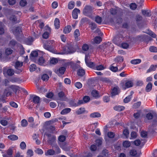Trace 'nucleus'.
Instances as JSON below:
<instances>
[{"label": "nucleus", "instance_id": "f257e3e1", "mask_svg": "<svg viewBox=\"0 0 157 157\" xmlns=\"http://www.w3.org/2000/svg\"><path fill=\"white\" fill-rule=\"evenodd\" d=\"M93 10L92 7L90 6H86L83 10V12L85 15L89 16Z\"/></svg>", "mask_w": 157, "mask_h": 157}, {"label": "nucleus", "instance_id": "f03ea898", "mask_svg": "<svg viewBox=\"0 0 157 157\" xmlns=\"http://www.w3.org/2000/svg\"><path fill=\"white\" fill-rule=\"evenodd\" d=\"M44 49L48 51H49L55 54H62V53H58L56 50L53 48L51 46L47 44H44Z\"/></svg>", "mask_w": 157, "mask_h": 157}, {"label": "nucleus", "instance_id": "7ed1b4c3", "mask_svg": "<svg viewBox=\"0 0 157 157\" xmlns=\"http://www.w3.org/2000/svg\"><path fill=\"white\" fill-rule=\"evenodd\" d=\"M23 65V63L20 62L19 61H17L15 64V67L17 69L16 72L17 73H19L22 72V69L20 68Z\"/></svg>", "mask_w": 157, "mask_h": 157}, {"label": "nucleus", "instance_id": "20e7f679", "mask_svg": "<svg viewBox=\"0 0 157 157\" xmlns=\"http://www.w3.org/2000/svg\"><path fill=\"white\" fill-rule=\"evenodd\" d=\"M133 85V82L131 81H127L124 84H122V88L123 90L132 87Z\"/></svg>", "mask_w": 157, "mask_h": 157}, {"label": "nucleus", "instance_id": "39448f33", "mask_svg": "<svg viewBox=\"0 0 157 157\" xmlns=\"http://www.w3.org/2000/svg\"><path fill=\"white\" fill-rule=\"evenodd\" d=\"M123 39V36L121 34H119L115 36L113 40V42L116 44L119 43Z\"/></svg>", "mask_w": 157, "mask_h": 157}, {"label": "nucleus", "instance_id": "423d86ee", "mask_svg": "<svg viewBox=\"0 0 157 157\" xmlns=\"http://www.w3.org/2000/svg\"><path fill=\"white\" fill-rule=\"evenodd\" d=\"M66 70V68L64 67H62L59 69H56L55 72L58 75L60 76L63 74Z\"/></svg>", "mask_w": 157, "mask_h": 157}, {"label": "nucleus", "instance_id": "0eeeda50", "mask_svg": "<svg viewBox=\"0 0 157 157\" xmlns=\"http://www.w3.org/2000/svg\"><path fill=\"white\" fill-rule=\"evenodd\" d=\"M45 29L47 31L44 33L42 35L44 39H47L50 33L51 32V29L48 26L45 27Z\"/></svg>", "mask_w": 157, "mask_h": 157}, {"label": "nucleus", "instance_id": "6e6552de", "mask_svg": "<svg viewBox=\"0 0 157 157\" xmlns=\"http://www.w3.org/2000/svg\"><path fill=\"white\" fill-rule=\"evenodd\" d=\"M30 99H32V101L35 104H38L40 101V98L38 96L34 95H30Z\"/></svg>", "mask_w": 157, "mask_h": 157}, {"label": "nucleus", "instance_id": "1a4fd4ad", "mask_svg": "<svg viewBox=\"0 0 157 157\" xmlns=\"http://www.w3.org/2000/svg\"><path fill=\"white\" fill-rule=\"evenodd\" d=\"M75 51V50L74 48L70 45L67 46L65 48V53L67 54L74 53Z\"/></svg>", "mask_w": 157, "mask_h": 157}, {"label": "nucleus", "instance_id": "9d476101", "mask_svg": "<svg viewBox=\"0 0 157 157\" xmlns=\"http://www.w3.org/2000/svg\"><path fill=\"white\" fill-rule=\"evenodd\" d=\"M13 153V148H10L6 151L7 154H3L2 156L3 157H13L12 156Z\"/></svg>", "mask_w": 157, "mask_h": 157}, {"label": "nucleus", "instance_id": "9b49d317", "mask_svg": "<svg viewBox=\"0 0 157 157\" xmlns=\"http://www.w3.org/2000/svg\"><path fill=\"white\" fill-rule=\"evenodd\" d=\"M12 30L13 34L16 35H18L22 32L21 28L19 27H14L13 28Z\"/></svg>", "mask_w": 157, "mask_h": 157}, {"label": "nucleus", "instance_id": "f8f14e48", "mask_svg": "<svg viewBox=\"0 0 157 157\" xmlns=\"http://www.w3.org/2000/svg\"><path fill=\"white\" fill-rule=\"evenodd\" d=\"M80 11L79 9L76 8L72 12V17L74 19H76L78 18V13H80Z\"/></svg>", "mask_w": 157, "mask_h": 157}, {"label": "nucleus", "instance_id": "ddd939ff", "mask_svg": "<svg viewBox=\"0 0 157 157\" xmlns=\"http://www.w3.org/2000/svg\"><path fill=\"white\" fill-rule=\"evenodd\" d=\"M48 143L51 144H52L55 141L56 137L54 135H51L50 134L48 135Z\"/></svg>", "mask_w": 157, "mask_h": 157}, {"label": "nucleus", "instance_id": "4468645a", "mask_svg": "<svg viewBox=\"0 0 157 157\" xmlns=\"http://www.w3.org/2000/svg\"><path fill=\"white\" fill-rule=\"evenodd\" d=\"M130 155L132 157H139V156L136 150L133 149L129 151Z\"/></svg>", "mask_w": 157, "mask_h": 157}, {"label": "nucleus", "instance_id": "2eb2a0df", "mask_svg": "<svg viewBox=\"0 0 157 157\" xmlns=\"http://www.w3.org/2000/svg\"><path fill=\"white\" fill-rule=\"evenodd\" d=\"M37 63L39 65L41 66H45L47 65L45 61L42 57L39 58Z\"/></svg>", "mask_w": 157, "mask_h": 157}, {"label": "nucleus", "instance_id": "dca6fc26", "mask_svg": "<svg viewBox=\"0 0 157 157\" xmlns=\"http://www.w3.org/2000/svg\"><path fill=\"white\" fill-rule=\"evenodd\" d=\"M58 96L59 99L65 101L67 99L64 93L62 91L59 93Z\"/></svg>", "mask_w": 157, "mask_h": 157}, {"label": "nucleus", "instance_id": "f3484780", "mask_svg": "<svg viewBox=\"0 0 157 157\" xmlns=\"http://www.w3.org/2000/svg\"><path fill=\"white\" fill-rule=\"evenodd\" d=\"M80 35V33L78 29H76L74 32V36L75 38L76 41H78L80 40V38L78 37Z\"/></svg>", "mask_w": 157, "mask_h": 157}, {"label": "nucleus", "instance_id": "a211bd4d", "mask_svg": "<svg viewBox=\"0 0 157 157\" xmlns=\"http://www.w3.org/2000/svg\"><path fill=\"white\" fill-rule=\"evenodd\" d=\"M119 88L118 87L116 86L114 87L112 90L111 92L112 96H115L118 94Z\"/></svg>", "mask_w": 157, "mask_h": 157}, {"label": "nucleus", "instance_id": "6ab92c4d", "mask_svg": "<svg viewBox=\"0 0 157 157\" xmlns=\"http://www.w3.org/2000/svg\"><path fill=\"white\" fill-rule=\"evenodd\" d=\"M71 30V26L67 25L63 29V32L65 34L69 33Z\"/></svg>", "mask_w": 157, "mask_h": 157}, {"label": "nucleus", "instance_id": "aec40b11", "mask_svg": "<svg viewBox=\"0 0 157 157\" xmlns=\"http://www.w3.org/2000/svg\"><path fill=\"white\" fill-rule=\"evenodd\" d=\"M142 14L145 16L149 17L151 15V13L150 11L143 10H142Z\"/></svg>", "mask_w": 157, "mask_h": 157}, {"label": "nucleus", "instance_id": "412c9836", "mask_svg": "<svg viewBox=\"0 0 157 157\" xmlns=\"http://www.w3.org/2000/svg\"><path fill=\"white\" fill-rule=\"evenodd\" d=\"M157 67V65H151L149 69L147 70V73L155 71Z\"/></svg>", "mask_w": 157, "mask_h": 157}, {"label": "nucleus", "instance_id": "4be33fe9", "mask_svg": "<svg viewBox=\"0 0 157 157\" xmlns=\"http://www.w3.org/2000/svg\"><path fill=\"white\" fill-rule=\"evenodd\" d=\"M38 56V53L37 51H33L31 52L30 54V58L31 59H33L34 58Z\"/></svg>", "mask_w": 157, "mask_h": 157}, {"label": "nucleus", "instance_id": "5701e85b", "mask_svg": "<svg viewBox=\"0 0 157 157\" xmlns=\"http://www.w3.org/2000/svg\"><path fill=\"white\" fill-rule=\"evenodd\" d=\"M113 109L116 111H121L124 109V107L122 106L118 105L114 107Z\"/></svg>", "mask_w": 157, "mask_h": 157}, {"label": "nucleus", "instance_id": "b1692460", "mask_svg": "<svg viewBox=\"0 0 157 157\" xmlns=\"http://www.w3.org/2000/svg\"><path fill=\"white\" fill-rule=\"evenodd\" d=\"M52 147L53 149L55 150L54 151H55V154L56 153V154H58L60 153V150L57 145H54Z\"/></svg>", "mask_w": 157, "mask_h": 157}, {"label": "nucleus", "instance_id": "393cba45", "mask_svg": "<svg viewBox=\"0 0 157 157\" xmlns=\"http://www.w3.org/2000/svg\"><path fill=\"white\" fill-rule=\"evenodd\" d=\"M101 116V114L98 112L93 113L90 115V117L92 118L99 117Z\"/></svg>", "mask_w": 157, "mask_h": 157}, {"label": "nucleus", "instance_id": "a878e982", "mask_svg": "<svg viewBox=\"0 0 157 157\" xmlns=\"http://www.w3.org/2000/svg\"><path fill=\"white\" fill-rule=\"evenodd\" d=\"M54 25L55 28L58 29L59 27L60 21L59 19L56 18L54 21Z\"/></svg>", "mask_w": 157, "mask_h": 157}, {"label": "nucleus", "instance_id": "bb28decb", "mask_svg": "<svg viewBox=\"0 0 157 157\" xmlns=\"http://www.w3.org/2000/svg\"><path fill=\"white\" fill-rule=\"evenodd\" d=\"M152 86V83L151 82H149L147 84L146 87V90L147 92H149L151 90Z\"/></svg>", "mask_w": 157, "mask_h": 157}, {"label": "nucleus", "instance_id": "cd10ccee", "mask_svg": "<svg viewBox=\"0 0 157 157\" xmlns=\"http://www.w3.org/2000/svg\"><path fill=\"white\" fill-rule=\"evenodd\" d=\"M45 154L46 155H53L55 154V151L52 149H49L45 152Z\"/></svg>", "mask_w": 157, "mask_h": 157}, {"label": "nucleus", "instance_id": "c85d7f7f", "mask_svg": "<svg viewBox=\"0 0 157 157\" xmlns=\"http://www.w3.org/2000/svg\"><path fill=\"white\" fill-rule=\"evenodd\" d=\"M77 73L78 75L80 76H82L85 74V71L83 69L80 68L78 70Z\"/></svg>", "mask_w": 157, "mask_h": 157}, {"label": "nucleus", "instance_id": "c756f323", "mask_svg": "<svg viewBox=\"0 0 157 157\" xmlns=\"http://www.w3.org/2000/svg\"><path fill=\"white\" fill-rule=\"evenodd\" d=\"M141 61V60L140 59H134L131 61V63L133 64H137L140 63Z\"/></svg>", "mask_w": 157, "mask_h": 157}, {"label": "nucleus", "instance_id": "7c9ffc66", "mask_svg": "<svg viewBox=\"0 0 157 157\" xmlns=\"http://www.w3.org/2000/svg\"><path fill=\"white\" fill-rule=\"evenodd\" d=\"M33 41L34 39L31 37H29L25 40L26 43L29 45L31 44Z\"/></svg>", "mask_w": 157, "mask_h": 157}, {"label": "nucleus", "instance_id": "2f4dec72", "mask_svg": "<svg viewBox=\"0 0 157 157\" xmlns=\"http://www.w3.org/2000/svg\"><path fill=\"white\" fill-rule=\"evenodd\" d=\"M85 103L84 101L83 100H79L76 103H73L72 105L73 106H77L83 104Z\"/></svg>", "mask_w": 157, "mask_h": 157}, {"label": "nucleus", "instance_id": "473e14b6", "mask_svg": "<svg viewBox=\"0 0 157 157\" xmlns=\"http://www.w3.org/2000/svg\"><path fill=\"white\" fill-rule=\"evenodd\" d=\"M101 40L100 37L96 36L94 38V43L99 44L101 41Z\"/></svg>", "mask_w": 157, "mask_h": 157}, {"label": "nucleus", "instance_id": "72a5a7b5", "mask_svg": "<svg viewBox=\"0 0 157 157\" xmlns=\"http://www.w3.org/2000/svg\"><path fill=\"white\" fill-rule=\"evenodd\" d=\"M85 109L84 108H81L76 111L77 114L79 115L84 113Z\"/></svg>", "mask_w": 157, "mask_h": 157}, {"label": "nucleus", "instance_id": "f704fd0d", "mask_svg": "<svg viewBox=\"0 0 157 157\" xmlns=\"http://www.w3.org/2000/svg\"><path fill=\"white\" fill-rule=\"evenodd\" d=\"M71 110V109L69 108L65 109H63L61 112V114L62 115H64L69 113Z\"/></svg>", "mask_w": 157, "mask_h": 157}, {"label": "nucleus", "instance_id": "c9c22d12", "mask_svg": "<svg viewBox=\"0 0 157 157\" xmlns=\"http://www.w3.org/2000/svg\"><path fill=\"white\" fill-rule=\"evenodd\" d=\"M105 67L102 65H99L95 66L94 67V69L95 70H102L105 69Z\"/></svg>", "mask_w": 157, "mask_h": 157}, {"label": "nucleus", "instance_id": "e433bc0d", "mask_svg": "<svg viewBox=\"0 0 157 157\" xmlns=\"http://www.w3.org/2000/svg\"><path fill=\"white\" fill-rule=\"evenodd\" d=\"M114 64L113 63L111 65L109 69L111 71L114 72H116L118 70V69L117 67H115L113 66Z\"/></svg>", "mask_w": 157, "mask_h": 157}, {"label": "nucleus", "instance_id": "4c0bfd02", "mask_svg": "<svg viewBox=\"0 0 157 157\" xmlns=\"http://www.w3.org/2000/svg\"><path fill=\"white\" fill-rule=\"evenodd\" d=\"M8 138L11 140H15L18 139V137L17 136L11 135L8 136Z\"/></svg>", "mask_w": 157, "mask_h": 157}, {"label": "nucleus", "instance_id": "58836bf2", "mask_svg": "<svg viewBox=\"0 0 157 157\" xmlns=\"http://www.w3.org/2000/svg\"><path fill=\"white\" fill-rule=\"evenodd\" d=\"M123 145L125 147H128L130 146L131 143L128 141L125 140L123 142Z\"/></svg>", "mask_w": 157, "mask_h": 157}, {"label": "nucleus", "instance_id": "ea45409f", "mask_svg": "<svg viewBox=\"0 0 157 157\" xmlns=\"http://www.w3.org/2000/svg\"><path fill=\"white\" fill-rule=\"evenodd\" d=\"M92 95L95 98H97L99 97V94L98 92L96 90H93L91 92Z\"/></svg>", "mask_w": 157, "mask_h": 157}, {"label": "nucleus", "instance_id": "a19ab883", "mask_svg": "<svg viewBox=\"0 0 157 157\" xmlns=\"http://www.w3.org/2000/svg\"><path fill=\"white\" fill-rule=\"evenodd\" d=\"M58 62L57 59L54 58H52L50 60V63L51 64H55Z\"/></svg>", "mask_w": 157, "mask_h": 157}, {"label": "nucleus", "instance_id": "79ce46f5", "mask_svg": "<svg viewBox=\"0 0 157 157\" xmlns=\"http://www.w3.org/2000/svg\"><path fill=\"white\" fill-rule=\"evenodd\" d=\"M102 18L101 17L97 16L95 18V21L98 24H101L102 22Z\"/></svg>", "mask_w": 157, "mask_h": 157}, {"label": "nucleus", "instance_id": "37998d69", "mask_svg": "<svg viewBox=\"0 0 157 157\" xmlns=\"http://www.w3.org/2000/svg\"><path fill=\"white\" fill-rule=\"evenodd\" d=\"M11 94V92L9 91V89L7 88L4 91V96H8L10 95Z\"/></svg>", "mask_w": 157, "mask_h": 157}, {"label": "nucleus", "instance_id": "c03bdc74", "mask_svg": "<svg viewBox=\"0 0 157 157\" xmlns=\"http://www.w3.org/2000/svg\"><path fill=\"white\" fill-rule=\"evenodd\" d=\"M86 65L90 68H93L94 69V67H95V64L92 62H90L89 61L87 62V63H86Z\"/></svg>", "mask_w": 157, "mask_h": 157}, {"label": "nucleus", "instance_id": "a18cd8bd", "mask_svg": "<svg viewBox=\"0 0 157 157\" xmlns=\"http://www.w3.org/2000/svg\"><path fill=\"white\" fill-rule=\"evenodd\" d=\"M28 122L25 119H23L21 121V125L23 127H25L28 125Z\"/></svg>", "mask_w": 157, "mask_h": 157}, {"label": "nucleus", "instance_id": "49530a36", "mask_svg": "<svg viewBox=\"0 0 157 157\" xmlns=\"http://www.w3.org/2000/svg\"><path fill=\"white\" fill-rule=\"evenodd\" d=\"M13 50L9 48H7L5 50L6 54L7 55L11 54L13 52Z\"/></svg>", "mask_w": 157, "mask_h": 157}, {"label": "nucleus", "instance_id": "de8ad7c7", "mask_svg": "<svg viewBox=\"0 0 157 157\" xmlns=\"http://www.w3.org/2000/svg\"><path fill=\"white\" fill-rule=\"evenodd\" d=\"M123 59L122 56H118L114 60L116 62H121L123 61Z\"/></svg>", "mask_w": 157, "mask_h": 157}, {"label": "nucleus", "instance_id": "09e8293b", "mask_svg": "<svg viewBox=\"0 0 157 157\" xmlns=\"http://www.w3.org/2000/svg\"><path fill=\"white\" fill-rule=\"evenodd\" d=\"M36 66L35 64H32L30 65L29 67L30 71L33 72L36 69Z\"/></svg>", "mask_w": 157, "mask_h": 157}, {"label": "nucleus", "instance_id": "8fccbe9b", "mask_svg": "<svg viewBox=\"0 0 157 157\" xmlns=\"http://www.w3.org/2000/svg\"><path fill=\"white\" fill-rule=\"evenodd\" d=\"M7 73L9 76H12L14 74V71L13 69H10L7 71Z\"/></svg>", "mask_w": 157, "mask_h": 157}, {"label": "nucleus", "instance_id": "3c124183", "mask_svg": "<svg viewBox=\"0 0 157 157\" xmlns=\"http://www.w3.org/2000/svg\"><path fill=\"white\" fill-rule=\"evenodd\" d=\"M149 51L153 52H157V48L156 47L152 46L150 47Z\"/></svg>", "mask_w": 157, "mask_h": 157}, {"label": "nucleus", "instance_id": "603ef678", "mask_svg": "<svg viewBox=\"0 0 157 157\" xmlns=\"http://www.w3.org/2000/svg\"><path fill=\"white\" fill-rule=\"evenodd\" d=\"M26 154L27 156L31 157L33 155V152L31 149H29L26 152Z\"/></svg>", "mask_w": 157, "mask_h": 157}, {"label": "nucleus", "instance_id": "864d4df0", "mask_svg": "<svg viewBox=\"0 0 157 157\" xmlns=\"http://www.w3.org/2000/svg\"><path fill=\"white\" fill-rule=\"evenodd\" d=\"M48 78L49 76L46 74H44L42 76L41 79L44 81H46L48 79Z\"/></svg>", "mask_w": 157, "mask_h": 157}, {"label": "nucleus", "instance_id": "5fc2aeb1", "mask_svg": "<svg viewBox=\"0 0 157 157\" xmlns=\"http://www.w3.org/2000/svg\"><path fill=\"white\" fill-rule=\"evenodd\" d=\"M20 147L22 150H24L26 148V144L24 142H22L20 144Z\"/></svg>", "mask_w": 157, "mask_h": 157}, {"label": "nucleus", "instance_id": "6e6d98bb", "mask_svg": "<svg viewBox=\"0 0 157 157\" xmlns=\"http://www.w3.org/2000/svg\"><path fill=\"white\" fill-rule=\"evenodd\" d=\"M74 7V3L73 2H70L68 5V8L69 9H72Z\"/></svg>", "mask_w": 157, "mask_h": 157}, {"label": "nucleus", "instance_id": "4d7b16f0", "mask_svg": "<svg viewBox=\"0 0 157 157\" xmlns=\"http://www.w3.org/2000/svg\"><path fill=\"white\" fill-rule=\"evenodd\" d=\"M153 117V114L150 113H148L146 115V118L148 120L151 119Z\"/></svg>", "mask_w": 157, "mask_h": 157}, {"label": "nucleus", "instance_id": "13d9d810", "mask_svg": "<svg viewBox=\"0 0 157 157\" xmlns=\"http://www.w3.org/2000/svg\"><path fill=\"white\" fill-rule=\"evenodd\" d=\"M107 135L110 138H113L115 136L114 133L113 132H108Z\"/></svg>", "mask_w": 157, "mask_h": 157}, {"label": "nucleus", "instance_id": "bf43d9fd", "mask_svg": "<svg viewBox=\"0 0 157 157\" xmlns=\"http://www.w3.org/2000/svg\"><path fill=\"white\" fill-rule=\"evenodd\" d=\"M40 34V33H38L37 31H35V32H33V35L35 39L38 38Z\"/></svg>", "mask_w": 157, "mask_h": 157}, {"label": "nucleus", "instance_id": "052dcab7", "mask_svg": "<svg viewBox=\"0 0 157 157\" xmlns=\"http://www.w3.org/2000/svg\"><path fill=\"white\" fill-rule=\"evenodd\" d=\"M131 97V95H129L126 97L124 100V101L125 103L128 102L130 100Z\"/></svg>", "mask_w": 157, "mask_h": 157}, {"label": "nucleus", "instance_id": "680f3d73", "mask_svg": "<svg viewBox=\"0 0 157 157\" xmlns=\"http://www.w3.org/2000/svg\"><path fill=\"white\" fill-rule=\"evenodd\" d=\"M75 86L78 89H80L82 87V85L79 82H76L75 84Z\"/></svg>", "mask_w": 157, "mask_h": 157}, {"label": "nucleus", "instance_id": "e2e57ef3", "mask_svg": "<svg viewBox=\"0 0 157 157\" xmlns=\"http://www.w3.org/2000/svg\"><path fill=\"white\" fill-rule=\"evenodd\" d=\"M100 80L103 82H110L109 80L107 78H101L100 79Z\"/></svg>", "mask_w": 157, "mask_h": 157}, {"label": "nucleus", "instance_id": "0e129e2a", "mask_svg": "<svg viewBox=\"0 0 157 157\" xmlns=\"http://www.w3.org/2000/svg\"><path fill=\"white\" fill-rule=\"evenodd\" d=\"M83 99L85 103L88 102L90 100V97L88 96H85Z\"/></svg>", "mask_w": 157, "mask_h": 157}, {"label": "nucleus", "instance_id": "69168bd1", "mask_svg": "<svg viewBox=\"0 0 157 157\" xmlns=\"http://www.w3.org/2000/svg\"><path fill=\"white\" fill-rule=\"evenodd\" d=\"M66 139V137L63 135L60 136L58 138V139L59 141L63 142Z\"/></svg>", "mask_w": 157, "mask_h": 157}, {"label": "nucleus", "instance_id": "338daca9", "mask_svg": "<svg viewBox=\"0 0 157 157\" xmlns=\"http://www.w3.org/2000/svg\"><path fill=\"white\" fill-rule=\"evenodd\" d=\"M141 102L140 101H138L134 104L133 107L135 108H137L141 105Z\"/></svg>", "mask_w": 157, "mask_h": 157}, {"label": "nucleus", "instance_id": "774afa93", "mask_svg": "<svg viewBox=\"0 0 157 157\" xmlns=\"http://www.w3.org/2000/svg\"><path fill=\"white\" fill-rule=\"evenodd\" d=\"M147 33L149 34L153 38H156V35L153 32L151 31H148V32Z\"/></svg>", "mask_w": 157, "mask_h": 157}]
</instances>
